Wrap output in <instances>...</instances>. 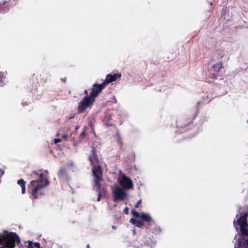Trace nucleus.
<instances>
[{
	"instance_id": "f257e3e1",
	"label": "nucleus",
	"mask_w": 248,
	"mask_h": 248,
	"mask_svg": "<svg viewBox=\"0 0 248 248\" xmlns=\"http://www.w3.org/2000/svg\"><path fill=\"white\" fill-rule=\"evenodd\" d=\"M34 173L39 175V178L30 182L28 186V191L31 194L32 199H37L45 195L44 189L49 185V182L43 173L34 172Z\"/></svg>"
},
{
	"instance_id": "f03ea898",
	"label": "nucleus",
	"mask_w": 248,
	"mask_h": 248,
	"mask_svg": "<svg viewBox=\"0 0 248 248\" xmlns=\"http://www.w3.org/2000/svg\"><path fill=\"white\" fill-rule=\"evenodd\" d=\"M88 158L92 167V172L94 178L93 187L94 189L98 190L101 187V181L103 178V170L102 167L99 164V160L96 153V150L94 146L92 147L91 153Z\"/></svg>"
},
{
	"instance_id": "7ed1b4c3",
	"label": "nucleus",
	"mask_w": 248,
	"mask_h": 248,
	"mask_svg": "<svg viewBox=\"0 0 248 248\" xmlns=\"http://www.w3.org/2000/svg\"><path fill=\"white\" fill-rule=\"evenodd\" d=\"M122 75L121 73H115L114 74H109L106 76V78L103 82L101 84H94V88L93 89L92 93L91 96L88 98L89 100L90 98H93L96 95H98L105 88V87L109 83L116 81L118 79H120Z\"/></svg>"
},
{
	"instance_id": "20e7f679",
	"label": "nucleus",
	"mask_w": 248,
	"mask_h": 248,
	"mask_svg": "<svg viewBox=\"0 0 248 248\" xmlns=\"http://www.w3.org/2000/svg\"><path fill=\"white\" fill-rule=\"evenodd\" d=\"M94 88V84L93 85L92 88L91 92L89 95H88V92L87 90H85L84 91V93L86 94V96H84L83 99L78 103V113H82L85 112L86 109L91 107L94 102L95 101V98L98 96L96 95L95 97H93V98H90L89 100L88 99V98H89L91 96V94L92 93L93 89Z\"/></svg>"
},
{
	"instance_id": "39448f33",
	"label": "nucleus",
	"mask_w": 248,
	"mask_h": 248,
	"mask_svg": "<svg viewBox=\"0 0 248 248\" xmlns=\"http://www.w3.org/2000/svg\"><path fill=\"white\" fill-rule=\"evenodd\" d=\"M16 242H20L19 236L16 232H11L9 233L4 244L0 247V248H14Z\"/></svg>"
},
{
	"instance_id": "423d86ee",
	"label": "nucleus",
	"mask_w": 248,
	"mask_h": 248,
	"mask_svg": "<svg viewBox=\"0 0 248 248\" xmlns=\"http://www.w3.org/2000/svg\"><path fill=\"white\" fill-rule=\"evenodd\" d=\"M119 183L123 188L126 189H130L133 188V184L132 180L123 174L121 177Z\"/></svg>"
},
{
	"instance_id": "0eeeda50",
	"label": "nucleus",
	"mask_w": 248,
	"mask_h": 248,
	"mask_svg": "<svg viewBox=\"0 0 248 248\" xmlns=\"http://www.w3.org/2000/svg\"><path fill=\"white\" fill-rule=\"evenodd\" d=\"M195 117H188L185 116L184 117L180 118L176 122L177 126L181 128L185 127L189 125L190 124L192 123V121L194 120Z\"/></svg>"
},
{
	"instance_id": "6e6552de",
	"label": "nucleus",
	"mask_w": 248,
	"mask_h": 248,
	"mask_svg": "<svg viewBox=\"0 0 248 248\" xmlns=\"http://www.w3.org/2000/svg\"><path fill=\"white\" fill-rule=\"evenodd\" d=\"M114 201L117 202L119 200L123 201L127 196L126 192L121 187H117L113 192Z\"/></svg>"
},
{
	"instance_id": "1a4fd4ad",
	"label": "nucleus",
	"mask_w": 248,
	"mask_h": 248,
	"mask_svg": "<svg viewBox=\"0 0 248 248\" xmlns=\"http://www.w3.org/2000/svg\"><path fill=\"white\" fill-rule=\"evenodd\" d=\"M248 214L247 213H245L243 215L241 216L238 219L237 223H234V225L237 224L240 226V227L243 226H248V223L247 222V218Z\"/></svg>"
},
{
	"instance_id": "9d476101",
	"label": "nucleus",
	"mask_w": 248,
	"mask_h": 248,
	"mask_svg": "<svg viewBox=\"0 0 248 248\" xmlns=\"http://www.w3.org/2000/svg\"><path fill=\"white\" fill-rule=\"evenodd\" d=\"M58 175L60 179H68L67 172L66 169L65 168H61L59 170Z\"/></svg>"
},
{
	"instance_id": "9b49d317",
	"label": "nucleus",
	"mask_w": 248,
	"mask_h": 248,
	"mask_svg": "<svg viewBox=\"0 0 248 248\" xmlns=\"http://www.w3.org/2000/svg\"><path fill=\"white\" fill-rule=\"evenodd\" d=\"M223 63L221 62L214 64L212 66V68L213 69V71L216 73L218 72L221 69L223 68Z\"/></svg>"
},
{
	"instance_id": "f8f14e48",
	"label": "nucleus",
	"mask_w": 248,
	"mask_h": 248,
	"mask_svg": "<svg viewBox=\"0 0 248 248\" xmlns=\"http://www.w3.org/2000/svg\"><path fill=\"white\" fill-rule=\"evenodd\" d=\"M140 217L142 221L147 223L150 222L152 220L151 217L149 214H145L144 213H141L140 214Z\"/></svg>"
},
{
	"instance_id": "ddd939ff",
	"label": "nucleus",
	"mask_w": 248,
	"mask_h": 248,
	"mask_svg": "<svg viewBox=\"0 0 248 248\" xmlns=\"http://www.w3.org/2000/svg\"><path fill=\"white\" fill-rule=\"evenodd\" d=\"M17 184L20 186L22 189V194H24L26 193V182L25 181L21 179L17 181Z\"/></svg>"
},
{
	"instance_id": "4468645a",
	"label": "nucleus",
	"mask_w": 248,
	"mask_h": 248,
	"mask_svg": "<svg viewBox=\"0 0 248 248\" xmlns=\"http://www.w3.org/2000/svg\"><path fill=\"white\" fill-rule=\"evenodd\" d=\"M131 222L138 227H141L144 225V223L142 221L137 219L131 218Z\"/></svg>"
},
{
	"instance_id": "2eb2a0df",
	"label": "nucleus",
	"mask_w": 248,
	"mask_h": 248,
	"mask_svg": "<svg viewBox=\"0 0 248 248\" xmlns=\"http://www.w3.org/2000/svg\"><path fill=\"white\" fill-rule=\"evenodd\" d=\"M239 248H248V239L244 240L242 242H239Z\"/></svg>"
},
{
	"instance_id": "dca6fc26",
	"label": "nucleus",
	"mask_w": 248,
	"mask_h": 248,
	"mask_svg": "<svg viewBox=\"0 0 248 248\" xmlns=\"http://www.w3.org/2000/svg\"><path fill=\"white\" fill-rule=\"evenodd\" d=\"M87 129V127L85 126L83 128V130L81 133L80 135L78 137V141L79 142H82V141L84 139L85 135H86V132Z\"/></svg>"
},
{
	"instance_id": "f3484780",
	"label": "nucleus",
	"mask_w": 248,
	"mask_h": 248,
	"mask_svg": "<svg viewBox=\"0 0 248 248\" xmlns=\"http://www.w3.org/2000/svg\"><path fill=\"white\" fill-rule=\"evenodd\" d=\"M216 54L218 59H221L224 56V50L222 49H217L216 51Z\"/></svg>"
},
{
	"instance_id": "a211bd4d",
	"label": "nucleus",
	"mask_w": 248,
	"mask_h": 248,
	"mask_svg": "<svg viewBox=\"0 0 248 248\" xmlns=\"http://www.w3.org/2000/svg\"><path fill=\"white\" fill-rule=\"evenodd\" d=\"M116 138H117V143H118V145L120 146L121 150H122L123 148V143L122 140L121 139V138L119 134H118L116 135Z\"/></svg>"
},
{
	"instance_id": "6ab92c4d",
	"label": "nucleus",
	"mask_w": 248,
	"mask_h": 248,
	"mask_svg": "<svg viewBox=\"0 0 248 248\" xmlns=\"http://www.w3.org/2000/svg\"><path fill=\"white\" fill-rule=\"evenodd\" d=\"M247 226H243L240 227L242 233L245 235H248V229L246 228Z\"/></svg>"
},
{
	"instance_id": "aec40b11",
	"label": "nucleus",
	"mask_w": 248,
	"mask_h": 248,
	"mask_svg": "<svg viewBox=\"0 0 248 248\" xmlns=\"http://www.w3.org/2000/svg\"><path fill=\"white\" fill-rule=\"evenodd\" d=\"M6 238L3 235H0V247L4 244Z\"/></svg>"
},
{
	"instance_id": "412c9836",
	"label": "nucleus",
	"mask_w": 248,
	"mask_h": 248,
	"mask_svg": "<svg viewBox=\"0 0 248 248\" xmlns=\"http://www.w3.org/2000/svg\"><path fill=\"white\" fill-rule=\"evenodd\" d=\"M132 214L136 217H140V214L135 210H132Z\"/></svg>"
},
{
	"instance_id": "4be33fe9",
	"label": "nucleus",
	"mask_w": 248,
	"mask_h": 248,
	"mask_svg": "<svg viewBox=\"0 0 248 248\" xmlns=\"http://www.w3.org/2000/svg\"><path fill=\"white\" fill-rule=\"evenodd\" d=\"M4 78V75L3 72H0V85H2V80L3 78Z\"/></svg>"
},
{
	"instance_id": "5701e85b",
	"label": "nucleus",
	"mask_w": 248,
	"mask_h": 248,
	"mask_svg": "<svg viewBox=\"0 0 248 248\" xmlns=\"http://www.w3.org/2000/svg\"><path fill=\"white\" fill-rule=\"evenodd\" d=\"M141 203V200H140L138 201L136 204L135 205V208H138L140 206V205Z\"/></svg>"
},
{
	"instance_id": "b1692460",
	"label": "nucleus",
	"mask_w": 248,
	"mask_h": 248,
	"mask_svg": "<svg viewBox=\"0 0 248 248\" xmlns=\"http://www.w3.org/2000/svg\"><path fill=\"white\" fill-rule=\"evenodd\" d=\"M61 141H62L61 139H59V138H58V139H55L54 140V143H55V144H57V143L60 142H61Z\"/></svg>"
},
{
	"instance_id": "393cba45",
	"label": "nucleus",
	"mask_w": 248,
	"mask_h": 248,
	"mask_svg": "<svg viewBox=\"0 0 248 248\" xmlns=\"http://www.w3.org/2000/svg\"><path fill=\"white\" fill-rule=\"evenodd\" d=\"M211 78L212 79H217V75L216 73H214L212 75V76H211Z\"/></svg>"
},
{
	"instance_id": "a878e982",
	"label": "nucleus",
	"mask_w": 248,
	"mask_h": 248,
	"mask_svg": "<svg viewBox=\"0 0 248 248\" xmlns=\"http://www.w3.org/2000/svg\"><path fill=\"white\" fill-rule=\"evenodd\" d=\"M101 193L100 192H98V198H97V201H100V199H101Z\"/></svg>"
},
{
	"instance_id": "bb28decb",
	"label": "nucleus",
	"mask_w": 248,
	"mask_h": 248,
	"mask_svg": "<svg viewBox=\"0 0 248 248\" xmlns=\"http://www.w3.org/2000/svg\"><path fill=\"white\" fill-rule=\"evenodd\" d=\"M35 246L37 248H40V245L39 243H35Z\"/></svg>"
},
{
	"instance_id": "cd10ccee",
	"label": "nucleus",
	"mask_w": 248,
	"mask_h": 248,
	"mask_svg": "<svg viewBox=\"0 0 248 248\" xmlns=\"http://www.w3.org/2000/svg\"><path fill=\"white\" fill-rule=\"evenodd\" d=\"M128 207H126L124 209V213L125 214H128Z\"/></svg>"
},
{
	"instance_id": "c85d7f7f",
	"label": "nucleus",
	"mask_w": 248,
	"mask_h": 248,
	"mask_svg": "<svg viewBox=\"0 0 248 248\" xmlns=\"http://www.w3.org/2000/svg\"><path fill=\"white\" fill-rule=\"evenodd\" d=\"M62 137V138H63V139H67V138H68V136H67V135H66V134H64V135H63Z\"/></svg>"
},
{
	"instance_id": "c756f323",
	"label": "nucleus",
	"mask_w": 248,
	"mask_h": 248,
	"mask_svg": "<svg viewBox=\"0 0 248 248\" xmlns=\"http://www.w3.org/2000/svg\"><path fill=\"white\" fill-rule=\"evenodd\" d=\"M61 80L64 82L65 83L66 82V78H62Z\"/></svg>"
},
{
	"instance_id": "7c9ffc66",
	"label": "nucleus",
	"mask_w": 248,
	"mask_h": 248,
	"mask_svg": "<svg viewBox=\"0 0 248 248\" xmlns=\"http://www.w3.org/2000/svg\"><path fill=\"white\" fill-rule=\"evenodd\" d=\"M57 146H58V148L59 150H62V147H61V145H57Z\"/></svg>"
},
{
	"instance_id": "2f4dec72",
	"label": "nucleus",
	"mask_w": 248,
	"mask_h": 248,
	"mask_svg": "<svg viewBox=\"0 0 248 248\" xmlns=\"http://www.w3.org/2000/svg\"><path fill=\"white\" fill-rule=\"evenodd\" d=\"M27 248H33L32 245H29Z\"/></svg>"
},
{
	"instance_id": "473e14b6",
	"label": "nucleus",
	"mask_w": 248,
	"mask_h": 248,
	"mask_svg": "<svg viewBox=\"0 0 248 248\" xmlns=\"http://www.w3.org/2000/svg\"><path fill=\"white\" fill-rule=\"evenodd\" d=\"M87 248H89L90 246L89 245H88V246H87Z\"/></svg>"
}]
</instances>
